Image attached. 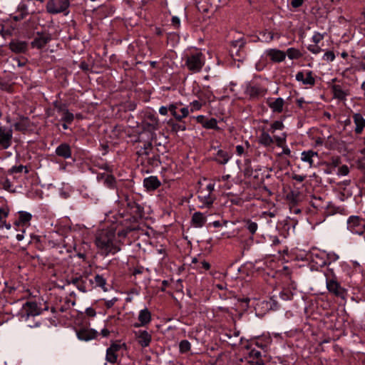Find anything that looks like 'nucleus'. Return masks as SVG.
<instances>
[{"instance_id":"f257e3e1","label":"nucleus","mask_w":365,"mask_h":365,"mask_svg":"<svg viewBox=\"0 0 365 365\" xmlns=\"http://www.w3.org/2000/svg\"><path fill=\"white\" fill-rule=\"evenodd\" d=\"M95 245L103 255H114L120 251L116 242L115 232L113 230L103 229L97 231Z\"/></svg>"},{"instance_id":"f03ea898","label":"nucleus","mask_w":365,"mask_h":365,"mask_svg":"<svg viewBox=\"0 0 365 365\" xmlns=\"http://www.w3.org/2000/svg\"><path fill=\"white\" fill-rule=\"evenodd\" d=\"M215 183L210 182L205 187H200L197 190V199L200 208H210L212 206L216 197L212 193L215 190Z\"/></svg>"},{"instance_id":"7ed1b4c3","label":"nucleus","mask_w":365,"mask_h":365,"mask_svg":"<svg viewBox=\"0 0 365 365\" xmlns=\"http://www.w3.org/2000/svg\"><path fill=\"white\" fill-rule=\"evenodd\" d=\"M205 56L200 51L187 54L185 57V66L192 73H198L205 64Z\"/></svg>"},{"instance_id":"20e7f679","label":"nucleus","mask_w":365,"mask_h":365,"mask_svg":"<svg viewBox=\"0 0 365 365\" xmlns=\"http://www.w3.org/2000/svg\"><path fill=\"white\" fill-rule=\"evenodd\" d=\"M71 283L83 293L91 292L95 288L93 279L88 272H84L80 277L72 278Z\"/></svg>"},{"instance_id":"39448f33","label":"nucleus","mask_w":365,"mask_h":365,"mask_svg":"<svg viewBox=\"0 0 365 365\" xmlns=\"http://www.w3.org/2000/svg\"><path fill=\"white\" fill-rule=\"evenodd\" d=\"M182 105L181 102H175L169 104L168 106H160L159 108V113L162 115H166L168 111L175 118V120L180 121L182 118H186L189 115V110L187 108L184 107L180 108V114L176 113V110Z\"/></svg>"},{"instance_id":"423d86ee","label":"nucleus","mask_w":365,"mask_h":365,"mask_svg":"<svg viewBox=\"0 0 365 365\" xmlns=\"http://www.w3.org/2000/svg\"><path fill=\"white\" fill-rule=\"evenodd\" d=\"M247 352V357L244 361L240 359V364L237 365H264L262 359V351L255 347H245Z\"/></svg>"},{"instance_id":"0eeeda50","label":"nucleus","mask_w":365,"mask_h":365,"mask_svg":"<svg viewBox=\"0 0 365 365\" xmlns=\"http://www.w3.org/2000/svg\"><path fill=\"white\" fill-rule=\"evenodd\" d=\"M41 313V308L35 302H26L21 309V319L28 322L30 317H34Z\"/></svg>"},{"instance_id":"6e6552de","label":"nucleus","mask_w":365,"mask_h":365,"mask_svg":"<svg viewBox=\"0 0 365 365\" xmlns=\"http://www.w3.org/2000/svg\"><path fill=\"white\" fill-rule=\"evenodd\" d=\"M69 5L68 0H48L46 4V11L51 14H56L64 11H66V14H68Z\"/></svg>"},{"instance_id":"1a4fd4ad","label":"nucleus","mask_w":365,"mask_h":365,"mask_svg":"<svg viewBox=\"0 0 365 365\" xmlns=\"http://www.w3.org/2000/svg\"><path fill=\"white\" fill-rule=\"evenodd\" d=\"M347 229L354 234L361 235L365 231V223L359 217L352 215L347 220Z\"/></svg>"},{"instance_id":"9d476101","label":"nucleus","mask_w":365,"mask_h":365,"mask_svg":"<svg viewBox=\"0 0 365 365\" xmlns=\"http://www.w3.org/2000/svg\"><path fill=\"white\" fill-rule=\"evenodd\" d=\"M13 139V130L11 128L0 125V148L6 150L11 147Z\"/></svg>"},{"instance_id":"9b49d317","label":"nucleus","mask_w":365,"mask_h":365,"mask_svg":"<svg viewBox=\"0 0 365 365\" xmlns=\"http://www.w3.org/2000/svg\"><path fill=\"white\" fill-rule=\"evenodd\" d=\"M143 126L145 130L154 131L159 128L160 123L158 116L152 112L148 111L144 114Z\"/></svg>"},{"instance_id":"f8f14e48","label":"nucleus","mask_w":365,"mask_h":365,"mask_svg":"<svg viewBox=\"0 0 365 365\" xmlns=\"http://www.w3.org/2000/svg\"><path fill=\"white\" fill-rule=\"evenodd\" d=\"M326 285L329 292L337 297H344V289H343L339 283L336 281V276L330 277L329 274H327Z\"/></svg>"},{"instance_id":"ddd939ff","label":"nucleus","mask_w":365,"mask_h":365,"mask_svg":"<svg viewBox=\"0 0 365 365\" xmlns=\"http://www.w3.org/2000/svg\"><path fill=\"white\" fill-rule=\"evenodd\" d=\"M53 106L57 113L61 116V120L62 121L68 123H71L73 121L74 115L68 110L66 104L55 101Z\"/></svg>"},{"instance_id":"4468645a","label":"nucleus","mask_w":365,"mask_h":365,"mask_svg":"<svg viewBox=\"0 0 365 365\" xmlns=\"http://www.w3.org/2000/svg\"><path fill=\"white\" fill-rule=\"evenodd\" d=\"M295 78L297 81L301 82L303 85L313 86L315 84V78L313 76V73L309 70H304L299 71Z\"/></svg>"},{"instance_id":"2eb2a0df","label":"nucleus","mask_w":365,"mask_h":365,"mask_svg":"<svg viewBox=\"0 0 365 365\" xmlns=\"http://www.w3.org/2000/svg\"><path fill=\"white\" fill-rule=\"evenodd\" d=\"M135 338L138 344L143 348L148 347L152 341L151 332L146 330L134 331Z\"/></svg>"},{"instance_id":"dca6fc26","label":"nucleus","mask_w":365,"mask_h":365,"mask_svg":"<svg viewBox=\"0 0 365 365\" xmlns=\"http://www.w3.org/2000/svg\"><path fill=\"white\" fill-rule=\"evenodd\" d=\"M138 319L139 323H135L134 327H140L148 325L152 319L151 313L148 308H144L139 312Z\"/></svg>"},{"instance_id":"f3484780","label":"nucleus","mask_w":365,"mask_h":365,"mask_svg":"<svg viewBox=\"0 0 365 365\" xmlns=\"http://www.w3.org/2000/svg\"><path fill=\"white\" fill-rule=\"evenodd\" d=\"M265 53L272 61L275 63L282 62L286 58V53L277 48L267 49Z\"/></svg>"},{"instance_id":"a211bd4d","label":"nucleus","mask_w":365,"mask_h":365,"mask_svg":"<svg viewBox=\"0 0 365 365\" xmlns=\"http://www.w3.org/2000/svg\"><path fill=\"white\" fill-rule=\"evenodd\" d=\"M331 89L334 98L339 101H346V97L350 94L348 89H344L342 86L339 84L331 86Z\"/></svg>"},{"instance_id":"6ab92c4d","label":"nucleus","mask_w":365,"mask_h":365,"mask_svg":"<svg viewBox=\"0 0 365 365\" xmlns=\"http://www.w3.org/2000/svg\"><path fill=\"white\" fill-rule=\"evenodd\" d=\"M267 92V90L257 84H248L245 89V93L251 98H256L259 96H263Z\"/></svg>"},{"instance_id":"aec40b11","label":"nucleus","mask_w":365,"mask_h":365,"mask_svg":"<svg viewBox=\"0 0 365 365\" xmlns=\"http://www.w3.org/2000/svg\"><path fill=\"white\" fill-rule=\"evenodd\" d=\"M77 337L81 341H88L95 339L98 332L94 329H82L77 331Z\"/></svg>"},{"instance_id":"412c9836","label":"nucleus","mask_w":365,"mask_h":365,"mask_svg":"<svg viewBox=\"0 0 365 365\" xmlns=\"http://www.w3.org/2000/svg\"><path fill=\"white\" fill-rule=\"evenodd\" d=\"M267 104L274 113H282L284 104V100L282 98H269Z\"/></svg>"},{"instance_id":"4be33fe9","label":"nucleus","mask_w":365,"mask_h":365,"mask_svg":"<svg viewBox=\"0 0 365 365\" xmlns=\"http://www.w3.org/2000/svg\"><path fill=\"white\" fill-rule=\"evenodd\" d=\"M355 124L354 132L356 134H361L365 128V118L359 113H354L352 115Z\"/></svg>"},{"instance_id":"5701e85b","label":"nucleus","mask_w":365,"mask_h":365,"mask_svg":"<svg viewBox=\"0 0 365 365\" xmlns=\"http://www.w3.org/2000/svg\"><path fill=\"white\" fill-rule=\"evenodd\" d=\"M318 157V153L312 150H305L301 153V160L307 163L310 168L314 166V160Z\"/></svg>"},{"instance_id":"b1692460","label":"nucleus","mask_w":365,"mask_h":365,"mask_svg":"<svg viewBox=\"0 0 365 365\" xmlns=\"http://www.w3.org/2000/svg\"><path fill=\"white\" fill-rule=\"evenodd\" d=\"M28 48L27 43L22 41H12L9 43V48L14 53H20L26 51Z\"/></svg>"},{"instance_id":"393cba45","label":"nucleus","mask_w":365,"mask_h":365,"mask_svg":"<svg viewBox=\"0 0 365 365\" xmlns=\"http://www.w3.org/2000/svg\"><path fill=\"white\" fill-rule=\"evenodd\" d=\"M191 222L194 227L200 228L207 222L206 215L200 212H196L192 215Z\"/></svg>"},{"instance_id":"a878e982","label":"nucleus","mask_w":365,"mask_h":365,"mask_svg":"<svg viewBox=\"0 0 365 365\" xmlns=\"http://www.w3.org/2000/svg\"><path fill=\"white\" fill-rule=\"evenodd\" d=\"M280 38V34L278 33H273L272 31H269L267 29L263 30L259 33L258 38L260 41L264 42V43H269L271 42L274 38L279 39Z\"/></svg>"},{"instance_id":"bb28decb","label":"nucleus","mask_w":365,"mask_h":365,"mask_svg":"<svg viewBox=\"0 0 365 365\" xmlns=\"http://www.w3.org/2000/svg\"><path fill=\"white\" fill-rule=\"evenodd\" d=\"M56 154L64 159L71 157V149L68 144L61 143L56 148Z\"/></svg>"},{"instance_id":"cd10ccee","label":"nucleus","mask_w":365,"mask_h":365,"mask_svg":"<svg viewBox=\"0 0 365 365\" xmlns=\"http://www.w3.org/2000/svg\"><path fill=\"white\" fill-rule=\"evenodd\" d=\"M143 185L148 190H154L160 185V182L157 177L150 176L145 178Z\"/></svg>"},{"instance_id":"c85d7f7f","label":"nucleus","mask_w":365,"mask_h":365,"mask_svg":"<svg viewBox=\"0 0 365 365\" xmlns=\"http://www.w3.org/2000/svg\"><path fill=\"white\" fill-rule=\"evenodd\" d=\"M267 343L262 342V339H255L251 341H247L246 344L244 345V347H255L257 349L262 350L264 352V350L267 349Z\"/></svg>"},{"instance_id":"c756f323","label":"nucleus","mask_w":365,"mask_h":365,"mask_svg":"<svg viewBox=\"0 0 365 365\" xmlns=\"http://www.w3.org/2000/svg\"><path fill=\"white\" fill-rule=\"evenodd\" d=\"M259 143L265 147H268L274 143V138L268 132L262 131L259 136Z\"/></svg>"},{"instance_id":"7c9ffc66","label":"nucleus","mask_w":365,"mask_h":365,"mask_svg":"<svg viewBox=\"0 0 365 365\" xmlns=\"http://www.w3.org/2000/svg\"><path fill=\"white\" fill-rule=\"evenodd\" d=\"M30 126V122L27 118H21L19 121L14 124L16 130L25 132Z\"/></svg>"},{"instance_id":"2f4dec72","label":"nucleus","mask_w":365,"mask_h":365,"mask_svg":"<svg viewBox=\"0 0 365 365\" xmlns=\"http://www.w3.org/2000/svg\"><path fill=\"white\" fill-rule=\"evenodd\" d=\"M48 41L49 38L48 36L43 35L38 36L31 42V46L33 48H41L46 45Z\"/></svg>"},{"instance_id":"473e14b6","label":"nucleus","mask_w":365,"mask_h":365,"mask_svg":"<svg viewBox=\"0 0 365 365\" xmlns=\"http://www.w3.org/2000/svg\"><path fill=\"white\" fill-rule=\"evenodd\" d=\"M230 157L228 153L222 150L219 149L215 155V160L220 164L225 165L226 164Z\"/></svg>"},{"instance_id":"72a5a7b5","label":"nucleus","mask_w":365,"mask_h":365,"mask_svg":"<svg viewBox=\"0 0 365 365\" xmlns=\"http://www.w3.org/2000/svg\"><path fill=\"white\" fill-rule=\"evenodd\" d=\"M94 282L95 287H101L104 292H107L108 289L106 288V279L101 274H96L93 279Z\"/></svg>"},{"instance_id":"f704fd0d","label":"nucleus","mask_w":365,"mask_h":365,"mask_svg":"<svg viewBox=\"0 0 365 365\" xmlns=\"http://www.w3.org/2000/svg\"><path fill=\"white\" fill-rule=\"evenodd\" d=\"M245 44V41L242 38H240L237 40L232 41L231 48H230V51L231 56H234L235 50L243 49Z\"/></svg>"},{"instance_id":"c9c22d12","label":"nucleus","mask_w":365,"mask_h":365,"mask_svg":"<svg viewBox=\"0 0 365 365\" xmlns=\"http://www.w3.org/2000/svg\"><path fill=\"white\" fill-rule=\"evenodd\" d=\"M19 222H16V225H19L20 224L25 225L28 223L32 218V215L26 211H19Z\"/></svg>"},{"instance_id":"e433bc0d","label":"nucleus","mask_w":365,"mask_h":365,"mask_svg":"<svg viewBox=\"0 0 365 365\" xmlns=\"http://www.w3.org/2000/svg\"><path fill=\"white\" fill-rule=\"evenodd\" d=\"M245 227L252 235H255L258 229V225L257 222L252 221L251 220H245Z\"/></svg>"},{"instance_id":"4c0bfd02","label":"nucleus","mask_w":365,"mask_h":365,"mask_svg":"<svg viewBox=\"0 0 365 365\" xmlns=\"http://www.w3.org/2000/svg\"><path fill=\"white\" fill-rule=\"evenodd\" d=\"M286 55H287L289 59H298L302 56V53L299 50L295 48H289L287 50Z\"/></svg>"},{"instance_id":"58836bf2","label":"nucleus","mask_w":365,"mask_h":365,"mask_svg":"<svg viewBox=\"0 0 365 365\" xmlns=\"http://www.w3.org/2000/svg\"><path fill=\"white\" fill-rule=\"evenodd\" d=\"M103 185L110 189H113L115 187L116 180L115 178L112 175H107L104 181L103 182Z\"/></svg>"},{"instance_id":"ea45409f","label":"nucleus","mask_w":365,"mask_h":365,"mask_svg":"<svg viewBox=\"0 0 365 365\" xmlns=\"http://www.w3.org/2000/svg\"><path fill=\"white\" fill-rule=\"evenodd\" d=\"M22 172H24L26 174L29 173V170L26 166L19 165V166H13L8 170V173L9 175L21 173Z\"/></svg>"},{"instance_id":"a19ab883","label":"nucleus","mask_w":365,"mask_h":365,"mask_svg":"<svg viewBox=\"0 0 365 365\" xmlns=\"http://www.w3.org/2000/svg\"><path fill=\"white\" fill-rule=\"evenodd\" d=\"M106 359L107 361L114 364L118 359V352H115L110 349L108 348L106 350Z\"/></svg>"},{"instance_id":"79ce46f5","label":"nucleus","mask_w":365,"mask_h":365,"mask_svg":"<svg viewBox=\"0 0 365 365\" xmlns=\"http://www.w3.org/2000/svg\"><path fill=\"white\" fill-rule=\"evenodd\" d=\"M284 128V125L281 120H276L273 122L268 130V132L274 133L276 130H282Z\"/></svg>"},{"instance_id":"37998d69","label":"nucleus","mask_w":365,"mask_h":365,"mask_svg":"<svg viewBox=\"0 0 365 365\" xmlns=\"http://www.w3.org/2000/svg\"><path fill=\"white\" fill-rule=\"evenodd\" d=\"M273 138L274 142L276 143L278 147L284 148V145L286 143L287 134L284 133L280 135H274Z\"/></svg>"},{"instance_id":"c03bdc74","label":"nucleus","mask_w":365,"mask_h":365,"mask_svg":"<svg viewBox=\"0 0 365 365\" xmlns=\"http://www.w3.org/2000/svg\"><path fill=\"white\" fill-rule=\"evenodd\" d=\"M152 149V143H144L143 147H142L138 152V155L140 156L142 155H148L150 151Z\"/></svg>"},{"instance_id":"a18cd8bd","label":"nucleus","mask_w":365,"mask_h":365,"mask_svg":"<svg viewBox=\"0 0 365 365\" xmlns=\"http://www.w3.org/2000/svg\"><path fill=\"white\" fill-rule=\"evenodd\" d=\"M203 127L207 129H215V130L220 129V128L217 126V120L213 118H212L209 120H207L206 122H205Z\"/></svg>"},{"instance_id":"49530a36","label":"nucleus","mask_w":365,"mask_h":365,"mask_svg":"<svg viewBox=\"0 0 365 365\" xmlns=\"http://www.w3.org/2000/svg\"><path fill=\"white\" fill-rule=\"evenodd\" d=\"M191 344L187 340H182L179 344V351L182 354H185L190 350Z\"/></svg>"},{"instance_id":"de8ad7c7","label":"nucleus","mask_w":365,"mask_h":365,"mask_svg":"<svg viewBox=\"0 0 365 365\" xmlns=\"http://www.w3.org/2000/svg\"><path fill=\"white\" fill-rule=\"evenodd\" d=\"M335 59V54L331 51H327L323 56V60L327 62H332Z\"/></svg>"},{"instance_id":"09e8293b","label":"nucleus","mask_w":365,"mask_h":365,"mask_svg":"<svg viewBox=\"0 0 365 365\" xmlns=\"http://www.w3.org/2000/svg\"><path fill=\"white\" fill-rule=\"evenodd\" d=\"M227 337L229 338L230 339V341H229V344L232 346H236L239 344H242L243 346L245 344H242V338H240V339H236L235 337H233L232 335L230 334H227Z\"/></svg>"},{"instance_id":"8fccbe9b","label":"nucleus","mask_w":365,"mask_h":365,"mask_svg":"<svg viewBox=\"0 0 365 365\" xmlns=\"http://www.w3.org/2000/svg\"><path fill=\"white\" fill-rule=\"evenodd\" d=\"M324 38V34H320L319 32H314V35L312 36V41L315 43V44H317L319 43L321 41H322Z\"/></svg>"},{"instance_id":"3c124183","label":"nucleus","mask_w":365,"mask_h":365,"mask_svg":"<svg viewBox=\"0 0 365 365\" xmlns=\"http://www.w3.org/2000/svg\"><path fill=\"white\" fill-rule=\"evenodd\" d=\"M168 124L172 125L173 130H174L175 132H178V130H185V128H186L185 125H180V124H178V123H175L172 120H170L168 122Z\"/></svg>"},{"instance_id":"603ef678","label":"nucleus","mask_w":365,"mask_h":365,"mask_svg":"<svg viewBox=\"0 0 365 365\" xmlns=\"http://www.w3.org/2000/svg\"><path fill=\"white\" fill-rule=\"evenodd\" d=\"M307 49L314 54H318L322 51V48L318 46L317 44L315 45H309L307 47Z\"/></svg>"},{"instance_id":"864d4df0","label":"nucleus","mask_w":365,"mask_h":365,"mask_svg":"<svg viewBox=\"0 0 365 365\" xmlns=\"http://www.w3.org/2000/svg\"><path fill=\"white\" fill-rule=\"evenodd\" d=\"M349 172V170L348 166L342 165L339 168L337 175H341V176H345V175H348Z\"/></svg>"},{"instance_id":"5fc2aeb1","label":"nucleus","mask_w":365,"mask_h":365,"mask_svg":"<svg viewBox=\"0 0 365 365\" xmlns=\"http://www.w3.org/2000/svg\"><path fill=\"white\" fill-rule=\"evenodd\" d=\"M190 111L194 112L201 108L202 104L198 101H194L190 103Z\"/></svg>"},{"instance_id":"6e6d98bb","label":"nucleus","mask_w":365,"mask_h":365,"mask_svg":"<svg viewBox=\"0 0 365 365\" xmlns=\"http://www.w3.org/2000/svg\"><path fill=\"white\" fill-rule=\"evenodd\" d=\"M123 347V344H118V343H113L108 348L113 350L115 352L120 351Z\"/></svg>"},{"instance_id":"4d7b16f0","label":"nucleus","mask_w":365,"mask_h":365,"mask_svg":"<svg viewBox=\"0 0 365 365\" xmlns=\"http://www.w3.org/2000/svg\"><path fill=\"white\" fill-rule=\"evenodd\" d=\"M117 301H118V298L117 297H113V298H112L111 299H109V300H105V306L108 309H110V308H111L115 304V302Z\"/></svg>"},{"instance_id":"13d9d810","label":"nucleus","mask_w":365,"mask_h":365,"mask_svg":"<svg viewBox=\"0 0 365 365\" xmlns=\"http://www.w3.org/2000/svg\"><path fill=\"white\" fill-rule=\"evenodd\" d=\"M210 267V265L208 262L205 261H202L199 263V264L197 266V268L199 269H205L207 270Z\"/></svg>"},{"instance_id":"bf43d9fd","label":"nucleus","mask_w":365,"mask_h":365,"mask_svg":"<svg viewBox=\"0 0 365 365\" xmlns=\"http://www.w3.org/2000/svg\"><path fill=\"white\" fill-rule=\"evenodd\" d=\"M9 215V210L5 208H0V222L5 220Z\"/></svg>"},{"instance_id":"052dcab7","label":"nucleus","mask_w":365,"mask_h":365,"mask_svg":"<svg viewBox=\"0 0 365 365\" xmlns=\"http://www.w3.org/2000/svg\"><path fill=\"white\" fill-rule=\"evenodd\" d=\"M341 164V160L339 157L332 158L330 161V165L333 167H337Z\"/></svg>"},{"instance_id":"680f3d73","label":"nucleus","mask_w":365,"mask_h":365,"mask_svg":"<svg viewBox=\"0 0 365 365\" xmlns=\"http://www.w3.org/2000/svg\"><path fill=\"white\" fill-rule=\"evenodd\" d=\"M304 3V0H292L291 1V6L293 7V8H299V6H301Z\"/></svg>"},{"instance_id":"e2e57ef3","label":"nucleus","mask_w":365,"mask_h":365,"mask_svg":"<svg viewBox=\"0 0 365 365\" xmlns=\"http://www.w3.org/2000/svg\"><path fill=\"white\" fill-rule=\"evenodd\" d=\"M2 185L5 190H9L12 187V184L11 182V181L9 180V179H8V178H6L2 182Z\"/></svg>"},{"instance_id":"0e129e2a","label":"nucleus","mask_w":365,"mask_h":365,"mask_svg":"<svg viewBox=\"0 0 365 365\" xmlns=\"http://www.w3.org/2000/svg\"><path fill=\"white\" fill-rule=\"evenodd\" d=\"M86 314L87 316L88 317H93L96 315V312L94 309H93L92 307H88L86 309Z\"/></svg>"},{"instance_id":"69168bd1","label":"nucleus","mask_w":365,"mask_h":365,"mask_svg":"<svg viewBox=\"0 0 365 365\" xmlns=\"http://www.w3.org/2000/svg\"><path fill=\"white\" fill-rule=\"evenodd\" d=\"M172 24L175 27H176V28L179 27L180 24V19L178 16H173Z\"/></svg>"},{"instance_id":"338daca9","label":"nucleus","mask_w":365,"mask_h":365,"mask_svg":"<svg viewBox=\"0 0 365 365\" xmlns=\"http://www.w3.org/2000/svg\"><path fill=\"white\" fill-rule=\"evenodd\" d=\"M305 178H306V175H301L295 174L292 176V179L295 180L297 182H302L305 180Z\"/></svg>"},{"instance_id":"774afa93","label":"nucleus","mask_w":365,"mask_h":365,"mask_svg":"<svg viewBox=\"0 0 365 365\" xmlns=\"http://www.w3.org/2000/svg\"><path fill=\"white\" fill-rule=\"evenodd\" d=\"M245 152L244 147L242 145L236 146V153L238 155H242Z\"/></svg>"}]
</instances>
